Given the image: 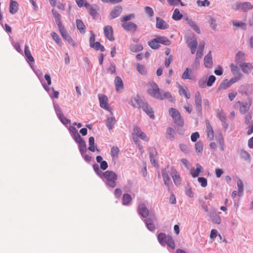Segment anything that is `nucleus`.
Wrapping results in <instances>:
<instances>
[{
  "label": "nucleus",
  "instance_id": "nucleus-1",
  "mask_svg": "<svg viewBox=\"0 0 253 253\" xmlns=\"http://www.w3.org/2000/svg\"><path fill=\"white\" fill-rule=\"evenodd\" d=\"M131 105L134 108H141L151 119H154L155 118L152 108L149 105L147 102L143 101L139 95H136L132 98Z\"/></svg>",
  "mask_w": 253,
  "mask_h": 253
},
{
  "label": "nucleus",
  "instance_id": "nucleus-2",
  "mask_svg": "<svg viewBox=\"0 0 253 253\" xmlns=\"http://www.w3.org/2000/svg\"><path fill=\"white\" fill-rule=\"evenodd\" d=\"M117 174L111 170H107L103 172L100 178L104 182L108 188L113 189L116 186Z\"/></svg>",
  "mask_w": 253,
  "mask_h": 253
},
{
  "label": "nucleus",
  "instance_id": "nucleus-3",
  "mask_svg": "<svg viewBox=\"0 0 253 253\" xmlns=\"http://www.w3.org/2000/svg\"><path fill=\"white\" fill-rule=\"evenodd\" d=\"M149 84L151 85V88L147 89L148 94L158 100L161 99L160 95L161 93H163V90H160L157 84L153 81L149 82Z\"/></svg>",
  "mask_w": 253,
  "mask_h": 253
},
{
  "label": "nucleus",
  "instance_id": "nucleus-4",
  "mask_svg": "<svg viewBox=\"0 0 253 253\" xmlns=\"http://www.w3.org/2000/svg\"><path fill=\"white\" fill-rule=\"evenodd\" d=\"M84 6L92 18L95 19L97 15V11L99 10L98 6L96 4L91 5L86 1L84 2Z\"/></svg>",
  "mask_w": 253,
  "mask_h": 253
},
{
  "label": "nucleus",
  "instance_id": "nucleus-5",
  "mask_svg": "<svg viewBox=\"0 0 253 253\" xmlns=\"http://www.w3.org/2000/svg\"><path fill=\"white\" fill-rule=\"evenodd\" d=\"M202 96L199 91H197L195 94V104L197 114L199 116L202 115Z\"/></svg>",
  "mask_w": 253,
  "mask_h": 253
},
{
  "label": "nucleus",
  "instance_id": "nucleus-6",
  "mask_svg": "<svg viewBox=\"0 0 253 253\" xmlns=\"http://www.w3.org/2000/svg\"><path fill=\"white\" fill-rule=\"evenodd\" d=\"M251 104L247 101H237L235 103L236 106L239 107V112L241 114H245L249 110Z\"/></svg>",
  "mask_w": 253,
  "mask_h": 253
},
{
  "label": "nucleus",
  "instance_id": "nucleus-7",
  "mask_svg": "<svg viewBox=\"0 0 253 253\" xmlns=\"http://www.w3.org/2000/svg\"><path fill=\"white\" fill-rule=\"evenodd\" d=\"M156 220V218L154 215H150L149 217L144 220L146 227L151 232H153L155 230V226L154 222Z\"/></svg>",
  "mask_w": 253,
  "mask_h": 253
},
{
  "label": "nucleus",
  "instance_id": "nucleus-8",
  "mask_svg": "<svg viewBox=\"0 0 253 253\" xmlns=\"http://www.w3.org/2000/svg\"><path fill=\"white\" fill-rule=\"evenodd\" d=\"M98 96L100 107L110 111V108L108 104V97L107 96L104 94H98Z\"/></svg>",
  "mask_w": 253,
  "mask_h": 253
},
{
  "label": "nucleus",
  "instance_id": "nucleus-9",
  "mask_svg": "<svg viewBox=\"0 0 253 253\" xmlns=\"http://www.w3.org/2000/svg\"><path fill=\"white\" fill-rule=\"evenodd\" d=\"M138 214L143 218H146L149 215V211L144 203H139L137 208Z\"/></svg>",
  "mask_w": 253,
  "mask_h": 253
},
{
  "label": "nucleus",
  "instance_id": "nucleus-10",
  "mask_svg": "<svg viewBox=\"0 0 253 253\" xmlns=\"http://www.w3.org/2000/svg\"><path fill=\"white\" fill-rule=\"evenodd\" d=\"M122 28L126 32H135L138 28L136 24L132 22H125L122 24Z\"/></svg>",
  "mask_w": 253,
  "mask_h": 253
},
{
  "label": "nucleus",
  "instance_id": "nucleus-11",
  "mask_svg": "<svg viewBox=\"0 0 253 253\" xmlns=\"http://www.w3.org/2000/svg\"><path fill=\"white\" fill-rule=\"evenodd\" d=\"M104 34L105 36L110 41L114 40L113 36V28L110 26H106L104 27L103 29Z\"/></svg>",
  "mask_w": 253,
  "mask_h": 253
},
{
  "label": "nucleus",
  "instance_id": "nucleus-12",
  "mask_svg": "<svg viewBox=\"0 0 253 253\" xmlns=\"http://www.w3.org/2000/svg\"><path fill=\"white\" fill-rule=\"evenodd\" d=\"M169 25L160 17H156V27L157 28L161 30H166L169 28Z\"/></svg>",
  "mask_w": 253,
  "mask_h": 253
},
{
  "label": "nucleus",
  "instance_id": "nucleus-13",
  "mask_svg": "<svg viewBox=\"0 0 253 253\" xmlns=\"http://www.w3.org/2000/svg\"><path fill=\"white\" fill-rule=\"evenodd\" d=\"M181 78L183 80H195L196 77L192 74V71L189 68H187L183 73Z\"/></svg>",
  "mask_w": 253,
  "mask_h": 253
},
{
  "label": "nucleus",
  "instance_id": "nucleus-14",
  "mask_svg": "<svg viewBox=\"0 0 253 253\" xmlns=\"http://www.w3.org/2000/svg\"><path fill=\"white\" fill-rule=\"evenodd\" d=\"M60 34L62 38L66 41L69 44L72 45L73 46H75V42L71 36L69 35L68 33L66 30H60Z\"/></svg>",
  "mask_w": 253,
  "mask_h": 253
},
{
  "label": "nucleus",
  "instance_id": "nucleus-15",
  "mask_svg": "<svg viewBox=\"0 0 253 253\" xmlns=\"http://www.w3.org/2000/svg\"><path fill=\"white\" fill-rule=\"evenodd\" d=\"M206 132L208 139L211 141L214 138V131L210 122L208 121H206Z\"/></svg>",
  "mask_w": 253,
  "mask_h": 253
},
{
  "label": "nucleus",
  "instance_id": "nucleus-16",
  "mask_svg": "<svg viewBox=\"0 0 253 253\" xmlns=\"http://www.w3.org/2000/svg\"><path fill=\"white\" fill-rule=\"evenodd\" d=\"M42 86L44 89L48 93L51 97L57 98L59 95V92L55 91L53 87H50L45 84H42Z\"/></svg>",
  "mask_w": 253,
  "mask_h": 253
},
{
  "label": "nucleus",
  "instance_id": "nucleus-17",
  "mask_svg": "<svg viewBox=\"0 0 253 253\" xmlns=\"http://www.w3.org/2000/svg\"><path fill=\"white\" fill-rule=\"evenodd\" d=\"M148 152L150 162L152 165L155 166L157 163L155 157L157 154V150L155 148L150 147L148 149Z\"/></svg>",
  "mask_w": 253,
  "mask_h": 253
},
{
  "label": "nucleus",
  "instance_id": "nucleus-18",
  "mask_svg": "<svg viewBox=\"0 0 253 253\" xmlns=\"http://www.w3.org/2000/svg\"><path fill=\"white\" fill-rule=\"evenodd\" d=\"M122 12V8L120 6H115L111 11L110 15L111 19H114L120 16Z\"/></svg>",
  "mask_w": 253,
  "mask_h": 253
},
{
  "label": "nucleus",
  "instance_id": "nucleus-19",
  "mask_svg": "<svg viewBox=\"0 0 253 253\" xmlns=\"http://www.w3.org/2000/svg\"><path fill=\"white\" fill-rule=\"evenodd\" d=\"M196 169L194 168L191 169L190 170V174L193 177H197L199 176L200 173L202 171L203 168L198 163L196 164Z\"/></svg>",
  "mask_w": 253,
  "mask_h": 253
},
{
  "label": "nucleus",
  "instance_id": "nucleus-20",
  "mask_svg": "<svg viewBox=\"0 0 253 253\" xmlns=\"http://www.w3.org/2000/svg\"><path fill=\"white\" fill-rule=\"evenodd\" d=\"M204 65L207 68H211L212 65L211 51H210L204 57Z\"/></svg>",
  "mask_w": 253,
  "mask_h": 253
},
{
  "label": "nucleus",
  "instance_id": "nucleus-21",
  "mask_svg": "<svg viewBox=\"0 0 253 253\" xmlns=\"http://www.w3.org/2000/svg\"><path fill=\"white\" fill-rule=\"evenodd\" d=\"M157 239L159 243L162 246L165 247L166 246L168 240V236H167L165 233H159L157 235Z\"/></svg>",
  "mask_w": 253,
  "mask_h": 253
},
{
  "label": "nucleus",
  "instance_id": "nucleus-22",
  "mask_svg": "<svg viewBox=\"0 0 253 253\" xmlns=\"http://www.w3.org/2000/svg\"><path fill=\"white\" fill-rule=\"evenodd\" d=\"M18 9V3L17 1L11 0L9 5V12L12 14L16 13Z\"/></svg>",
  "mask_w": 253,
  "mask_h": 253
},
{
  "label": "nucleus",
  "instance_id": "nucleus-23",
  "mask_svg": "<svg viewBox=\"0 0 253 253\" xmlns=\"http://www.w3.org/2000/svg\"><path fill=\"white\" fill-rule=\"evenodd\" d=\"M245 54L241 51H238L235 56V61L237 64H241L245 63Z\"/></svg>",
  "mask_w": 253,
  "mask_h": 253
},
{
  "label": "nucleus",
  "instance_id": "nucleus-24",
  "mask_svg": "<svg viewBox=\"0 0 253 253\" xmlns=\"http://www.w3.org/2000/svg\"><path fill=\"white\" fill-rule=\"evenodd\" d=\"M114 83L117 91H119L123 88L124 84L122 80L120 77H116L114 80Z\"/></svg>",
  "mask_w": 253,
  "mask_h": 253
},
{
  "label": "nucleus",
  "instance_id": "nucleus-25",
  "mask_svg": "<svg viewBox=\"0 0 253 253\" xmlns=\"http://www.w3.org/2000/svg\"><path fill=\"white\" fill-rule=\"evenodd\" d=\"M24 53L26 56V60L28 62L30 63L34 61V59L31 53V51L29 49V47L26 44L24 47Z\"/></svg>",
  "mask_w": 253,
  "mask_h": 253
},
{
  "label": "nucleus",
  "instance_id": "nucleus-26",
  "mask_svg": "<svg viewBox=\"0 0 253 253\" xmlns=\"http://www.w3.org/2000/svg\"><path fill=\"white\" fill-rule=\"evenodd\" d=\"M210 217L214 223L219 224L221 223V219L220 217L215 211L210 213Z\"/></svg>",
  "mask_w": 253,
  "mask_h": 253
},
{
  "label": "nucleus",
  "instance_id": "nucleus-27",
  "mask_svg": "<svg viewBox=\"0 0 253 253\" xmlns=\"http://www.w3.org/2000/svg\"><path fill=\"white\" fill-rule=\"evenodd\" d=\"M116 122V121L114 117H108L106 124L108 129L110 130L112 129Z\"/></svg>",
  "mask_w": 253,
  "mask_h": 253
},
{
  "label": "nucleus",
  "instance_id": "nucleus-28",
  "mask_svg": "<svg viewBox=\"0 0 253 253\" xmlns=\"http://www.w3.org/2000/svg\"><path fill=\"white\" fill-rule=\"evenodd\" d=\"M78 144L81 155H84V153H85L87 151L86 145L84 140L83 139L80 142H79Z\"/></svg>",
  "mask_w": 253,
  "mask_h": 253
},
{
  "label": "nucleus",
  "instance_id": "nucleus-29",
  "mask_svg": "<svg viewBox=\"0 0 253 253\" xmlns=\"http://www.w3.org/2000/svg\"><path fill=\"white\" fill-rule=\"evenodd\" d=\"M88 143H89V147H88V150L90 151L91 152H94L96 150L98 152L99 151L98 149H96V146L94 144V138L93 136H90L88 139Z\"/></svg>",
  "mask_w": 253,
  "mask_h": 253
},
{
  "label": "nucleus",
  "instance_id": "nucleus-30",
  "mask_svg": "<svg viewBox=\"0 0 253 253\" xmlns=\"http://www.w3.org/2000/svg\"><path fill=\"white\" fill-rule=\"evenodd\" d=\"M160 96L162 97V98L159 99L158 100H163L165 99H167L170 102H172L173 101V99L172 98V95L169 91L164 92L163 91V93H161Z\"/></svg>",
  "mask_w": 253,
  "mask_h": 253
},
{
  "label": "nucleus",
  "instance_id": "nucleus-31",
  "mask_svg": "<svg viewBox=\"0 0 253 253\" xmlns=\"http://www.w3.org/2000/svg\"><path fill=\"white\" fill-rule=\"evenodd\" d=\"M132 200L131 196L130 194L125 193L123 194L122 197V203L125 206H128Z\"/></svg>",
  "mask_w": 253,
  "mask_h": 253
},
{
  "label": "nucleus",
  "instance_id": "nucleus-32",
  "mask_svg": "<svg viewBox=\"0 0 253 253\" xmlns=\"http://www.w3.org/2000/svg\"><path fill=\"white\" fill-rule=\"evenodd\" d=\"M162 176L163 178V180L165 183V184L167 186L169 187L170 185V178L169 175L168 173L167 172L166 169L163 170L162 172Z\"/></svg>",
  "mask_w": 253,
  "mask_h": 253
},
{
  "label": "nucleus",
  "instance_id": "nucleus-33",
  "mask_svg": "<svg viewBox=\"0 0 253 253\" xmlns=\"http://www.w3.org/2000/svg\"><path fill=\"white\" fill-rule=\"evenodd\" d=\"M148 45L150 47L154 49H157L159 48L160 45L158 42V40L156 38L148 42Z\"/></svg>",
  "mask_w": 253,
  "mask_h": 253
},
{
  "label": "nucleus",
  "instance_id": "nucleus-34",
  "mask_svg": "<svg viewBox=\"0 0 253 253\" xmlns=\"http://www.w3.org/2000/svg\"><path fill=\"white\" fill-rule=\"evenodd\" d=\"M252 9H253V5L250 2H241V10L243 12H247Z\"/></svg>",
  "mask_w": 253,
  "mask_h": 253
},
{
  "label": "nucleus",
  "instance_id": "nucleus-35",
  "mask_svg": "<svg viewBox=\"0 0 253 253\" xmlns=\"http://www.w3.org/2000/svg\"><path fill=\"white\" fill-rule=\"evenodd\" d=\"M76 25L78 29L81 33L84 34L85 32V26L83 21L80 19L76 20Z\"/></svg>",
  "mask_w": 253,
  "mask_h": 253
},
{
  "label": "nucleus",
  "instance_id": "nucleus-36",
  "mask_svg": "<svg viewBox=\"0 0 253 253\" xmlns=\"http://www.w3.org/2000/svg\"><path fill=\"white\" fill-rule=\"evenodd\" d=\"M237 184L238 188V196L242 197L244 194V184L240 179H238Z\"/></svg>",
  "mask_w": 253,
  "mask_h": 253
},
{
  "label": "nucleus",
  "instance_id": "nucleus-37",
  "mask_svg": "<svg viewBox=\"0 0 253 253\" xmlns=\"http://www.w3.org/2000/svg\"><path fill=\"white\" fill-rule=\"evenodd\" d=\"M157 38L159 43H162L165 45H169L171 43V42L165 36H158Z\"/></svg>",
  "mask_w": 253,
  "mask_h": 253
},
{
  "label": "nucleus",
  "instance_id": "nucleus-38",
  "mask_svg": "<svg viewBox=\"0 0 253 253\" xmlns=\"http://www.w3.org/2000/svg\"><path fill=\"white\" fill-rule=\"evenodd\" d=\"M188 24L194 31L197 32L198 34H200L201 33L200 28L192 19L188 20Z\"/></svg>",
  "mask_w": 253,
  "mask_h": 253
},
{
  "label": "nucleus",
  "instance_id": "nucleus-39",
  "mask_svg": "<svg viewBox=\"0 0 253 253\" xmlns=\"http://www.w3.org/2000/svg\"><path fill=\"white\" fill-rule=\"evenodd\" d=\"M183 15L180 13L179 10L177 8L174 9L172 18L175 21H178L182 19Z\"/></svg>",
  "mask_w": 253,
  "mask_h": 253
},
{
  "label": "nucleus",
  "instance_id": "nucleus-40",
  "mask_svg": "<svg viewBox=\"0 0 253 253\" xmlns=\"http://www.w3.org/2000/svg\"><path fill=\"white\" fill-rule=\"evenodd\" d=\"M172 177L175 185H178L181 184V178L177 171H174Z\"/></svg>",
  "mask_w": 253,
  "mask_h": 253
},
{
  "label": "nucleus",
  "instance_id": "nucleus-41",
  "mask_svg": "<svg viewBox=\"0 0 253 253\" xmlns=\"http://www.w3.org/2000/svg\"><path fill=\"white\" fill-rule=\"evenodd\" d=\"M204 47H205V44L204 43H200L199 46L198 50L196 53V57H197L198 58H202L203 55V51L204 50Z\"/></svg>",
  "mask_w": 253,
  "mask_h": 253
},
{
  "label": "nucleus",
  "instance_id": "nucleus-42",
  "mask_svg": "<svg viewBox=\"0 0 253 253\" xmlns=\"http://www.w3.org/2000/svg\"><path fill=\"white\" fill-rule=\"evenodd\" d=\"M233 25L234 26L237 28H240L243 30H246L247 29V26L246 23L242 21H233Z\"/></svg>",
  "mask_w": 253,
  "mask_h": 253
},
{
  "label": "nucleus",
  "instance_id": "nucleus-43",
  "mask_svg": "<svg viewBox=\"0 0 253 253\" xmlns=\"http://www.w3.org/2000/svg\"><path fill=\"white\" fill-rule=\"evenodd\" d=\"M173 121L177 126H182L184 125V122L182 118L181 117L180 114L177 116V117H174L172 119Z\"/></svg>",
  "mask_w": 253,
  "mask_h": 253
},
{
  "label": "nucleus",
  "instance_id": "nucleus-44",
  "mask_svg": "<svg viewBox=\"0 0 253 253\" xmlns=\"http://www.w3.org/2000/svg\"><path fill=\"white\" fill-rule=\"evenodd\" d=\"M231 70L234 76H241V74L240 72L239 69L237 66L234 65L233 64H231L230 66Z\"/></svg>",
  "mask_w": 253,
  "mask_h": 253
},
{
  "label": "nucleus",
  "instance_id": "nucleus-45",
  "mask_svg": "<svg viewBox=\"0 0 253 253\" xmlns=\"http://www.w3.org/2000/svg\"><path fill=\"white\" fill-rule=\"evenodd\" d=\"M231 86L227 79L224 80L219 84L218 89H226Z\"/></svg>",
  "mask_w": 253,
  "mask_h": 253
},
{
  "label": "nucleus",
  "instance_id": "nucleus-46",
  "mask_svg": "<svg viewBox=\"0 0 253 253\" xmlns=\"http://www.w3.org/2000/svg\"><path fill=\"white\" fill-rule=\"evenodd\" d=\"M120 151L119 148L117 146H113L111 149V155L113 158H117Z\"/></svg>",
  "mask_w": 253,
  "mask_h": 253
},
{
  "label": "nucleus",
  "instance_id": "nucleus-47",
  "mask_svg": "<svg viewBox=\"0 0 253 253\" xmlns=\"http://www.w3.org/2000/svg\"><path fill=\"white\" fill-rule=\"evenodd\" d=\"M240 157L242 159L244 160L248 161L250 159V155L246 151L244 150H241L239 152Z\"/></svg>",
  "mask_w": 253,
  "mask_h": 253
},
{
  "label": "nucleus",
  "instance_id": "nucleus-48",
  "mask_svg": "<svg viewBox=\"0 0 253 253\" xmlns=\"http://www.w3.org/2000/svg\"><path fill=\"white\" fill-rule=\"evenodd\" d=\"M130 49L132 52H137L143 49V46L141 44H132L130 46Z\"/></svg>",
  "mask_w": 253,
  "mask_h": 253
},
{
  "label": "nucleus",
  "instance_id": "nucleus-49",
  "mask_svg": "<svg viewBox=\"0 0 253 253\" xmlns=\"http://www.w3.org/2000/svg\"><path fill=\"white\" fill-rule=\"evenodd\" d=\"M92 167L96 174L100 178L104 172H103L100 169L99 165L98 164H94L93 165Z\"/></svg>",
  "mask_w": 253,
  "mask_h": 253
},
{
  "label": "nucleus",
  "instance_id": "nucleus-50",
  "mask_svg": "<svg viewBox=\"0 0 253 253\" xmlns=\"http://www.w3.org/2000/svg\"><path fill=\"white\" fill-rule=\"evenodd\" d=\"M167 135H169V136H168V138L169 139L171 138H175V131L173 130V129L170 127H169L167 129L166 131Z\"/></svg>",
  "mask_w": 253,
  "mask_h": 253
},
{
  "label": "nucleus",
  "instance_id": "nucleus-51",
  "mask_svg": "<svg viewBox=\"0 0 253 253\" xmlns=\"http://www.w3.org/2000/svg\"><path fill=\"white\" fill-rule=\"evenodd\" d=\"M187 43V45L189 48L197 47L198 43L196 39L188 40Z\"/></svg>",
  "mask_w": 253,
  "mask_h": 253
},
{
  "label": "nucleus",
  "instance_id": "nucleus-52",
  "mask_svg": "<svg viewBox=\"0 0 253 253\" xmlns=\"http://www.w3.org/2000/svg\"><path fill=\"white\" fill-rule=\"evenodd\" d=\"M166 244L172 249L175 248V243L171 236H168V240Z\"/></svg>",
  "mask_w": 253,
  "mask_h": 253
},
{
  "label": "nucleus",
  "instance_id": "nucleus-53",
  "mask_svg": "<svg viewBox=\"0 0 253 253\" xmlns=\"http://www.w3.org/2000/svg\"><path fill=\"white\" fill-rule=\"evenodd\" d=\"M179 93L180 95L185 96L187 99L190 98V95L182 86H180L179 88Z\"/></svg>",
  "mask_w": 253,
  "mask_h": 253
},
{
  "label": "nucleus",
  "instance_id": "nucleus-54",
  "mask_svg": "<svg viewBox=\"0 0 253 253\" xmlns=\"http://www.w3.org/2000/svg\"><path fill=\"white\" fill-rule=\"evenodd\" d=\"M135 17L134 14H130L125 16L121 17V21L122 22H128V21L133 19Z\"/></svg>",
  "mask_w": 253,
  "mask_h": 253
},
{
  "label": "nucleus",
  "instance_id": "nucleus-55",
  "mask_svg": "<svg viewBox=\"0 0 253 253\" xmlns=\"http://www.w3.org/2000/svg\"><path fill=\"white\" fill-rule=\"evenodd\" d=\"M169 113L172 119L174 117H177V116L180 114L179 112L176 109L173 108H170L169 109Z\"/></svg>",
  "mask_w": 253,
  "mask_h": 253
},
{
  "label": "nucleus",
  "instance_id": "nucleus-56",
  "mask_svg": "<svg viewBox=\"0 0 253 253\" xmlns=\"http://www.w3.org/2000/svg\"><path fill=\"white\" fill-rule=\"evenodd\" d=\"M107 72L111 74H114L116 72V66L114 63H110V66L107 68Z\"/></svg>",
  "mask_w": 253,
  "mask_h": 253
},
{
  "label": "nucleus",
  "instance_id": "nucleus-57",
  "mask_svg": "<svg viewBox=\"0 0 253 253\" xmlns=\"http://www.w3.org/2000/svg\"><path fill=\"white\" fill-rule=\"evenodd\" d=\"M58 117L61 122L64 125H67L71 122L70 120L65 118L63 114H60L59 116Z\"/></svg>",
  "mask_w": 253,
  "mask_h": 253
},
{
  "label": "nucleus",
  "instance_id": "nucleus-58",
  "mask_svg": "<svg viewBox=\"0 0 253 253\" xmlns=\"http://www.w3.org/2000/svg\"><path fill=\"white\" fill-rule=\"evenodd\" d=\"M51 36L52 39L56 42L59 44H61V40L60 38L59 37L58 35L55 32H52L51 34Z\"/></svg>",
  "mask_w": 253,
  "mask_h": 253
},
{
  "label": "nucleus",
  "instance_id": "nucleus-59",
  "mask_svg": "<svg viewBox=\"0 0 253 253\" xmlns=\"http://www.w3.org/2000/svg\"><path fill=\"white\" fill-rule=\"evenodd\" d=\"M215 80L216 78L214 75L210 76L207 82V85L208 86H211L214 83Z\"/></svg>",
  "mask_w": 253,
  "mask_h": 253
},
{
  "label": "nucleus",
  "instance_id": "nucleus-60",
  "mask_svg": "<svg viewBox=\"0 0 253 253\" xmlns=\"http://www.w3.org/2000/svg\"><path fill=\"white\" fill-rule=\"evenodd\" d=\"M198 181L200 183V185L203 187H205L207 186L208 182L206 178L203 177H199Z\"/></svg>",
  "mask_w": 253,
  "mask_h": 253
},
{
  "label": "nucleus",
  "instance_id": "nucleus-61",
  "mask_svg": "<svg viewBox=\"0 0 253 253\" xmlns=\"http://www.w3.org/2000/svg\"><path fill=\"white\" fill-rule=\"evenodd\" d=\"M240 67L241 68L243 72L246 74H249L251 70L248 69V64L247 63H243L239 65Z\"/></svg>",
  "mask_w": 253,
  "mask_h": 253
},
{
  "label": "nucleus",
  "instance_id": "nucleus-62",
  "mask_svg": "<svg viewBox=\"0 0 253 253\" xmlns=\"http://www.w3.org/2000/svg\"><path fill=\"white\" fill-rule=\"evenodd\" d=\"M197 3L199 6H209L210 5V2L209 0H198Z\"/></svg>",
  "mask_w": 253,
  "mask_h": 253
},
{
  "label": "nucleus",
  "instance_id": "nucleus-63",
  "mask_svg": "<svg viewBox=\"0 0 253 253\" xmlns=\"http://www.w3.org/2000/svg\"><path fill=\"white\" fill-rule=\"evenodd\" d=\"M217 117L223 123L226 124V118L224 113L222 111L217 113Z\"/></svg>",
  "mask_w": 253,
  "mask_h": 253
},
{
  "label": "nucleus",
  "instance_id": "nucleus-64",
  "mask_svg": "<svg viewBox=\"0 0 253 253\" xmlns=\"http://www.w3.org/2000/svg\"><path fill=\"white\" fill-rule=\"evenodd\" d=\"M201 58H198L197 57H196L195 60H194L192 67L193 69H197L199 68L200 66V59Z\"/></svg>",
  "mask_w": 253,
  "mask_h": 253
}]
</instances>
